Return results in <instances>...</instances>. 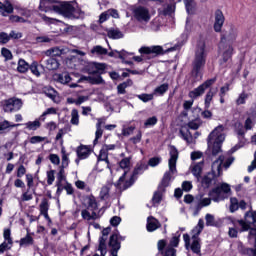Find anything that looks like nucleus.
Wrapping results in <instances>:
<instances>
[{
    "mask_svg": "<svg viewBox=\"0 0 256 256\" xmlns=\"http://www.w3.org/2000/svg\"><path fill=\"white\" fill-rule=\"evenodd\" d=\"M119 167L124 171L123 175L119 178L118 182L116 183V187L121 191L129 189V187H131V185L135 183V175H139V173H143L147 169V165L140 164L135 168L133 175H131L127 179V172L129 171V167H131V161H120Z\"/></svg>",
    "mask_w": 256,
    "mask_h": 256,
    "instance_id": "1",
    "label": "nucleus"
},
{
    "mask_svg": "<svg viewBox=\"0 0 256 256\" xmlns=\"http://www.w3.org/2000/svg\"><path fill=\"white\" fill-rule=\"evenodd\" d=\"M234 225L235 227L239 225L241 231H250L248 238L255 239L254 248H251L250 251L252 256H256V211H253V208L250 207V210L244 215V220H237Z\"/></svg>",
    "mask_w": 256,
    "mask_h": 256,
    "instance_id": "2",
    "label": "nucleus"
},
{
    "mask_svg": "<svg viewBox=\"0 0 256 256\" xmlns=\"http://www.w3.org/2000/svg\"><path fill=\"white\" fill-rule=\"evenodd\" d=\"M207 62V52L205 51V42L199 41L192 62V77L194 79H203V67Z\"/></svg>",
    "mask_w": 256,
    "mask_h": 256,
    "instance_id": "3",
    "label": "nucleus"
},
{
    "mask_svg": "<svg viewBox=\"0 0 256 256\" xmlns=\"http://www.w3.org/2000/svg\"><path fill=\"white\" fill-rule=\"evenodd\" d=\"M225 127L223 125H219L216 127L208 136V147H211V141H214L212 147V157H217L219 153H221V147L223 142L225 141Z\"/></svg>",
    "mask_w": 256,
    "mask_h": 256,
    "instance_id": "4",
    "label": "nucleus"
},
{
    "mask_svg": "<svg viewBox=\"0 0 256 256\" xmlns=\"http://www.w3.org/2000/svg\"><path fill=\"white\" fill-rule=\"evenodd\" d=\"M56 13L68 19H80V17H83V11L75 9L71 2L65 1L57 2Z\"/></svg>",
    "mask_w": 256,
    "mask_h": 256,
    "instance_id": "5",
    "label": "nucleus"
},
{
    "mask_svg": "<svg viewBox=\"0 0 256 256\" xmlns=\"http://www.w3.org/2000/svg\"><path fill=\"white\" fill-rule=\"evenodd\" d=\"M212 172L208 173L202 179V185L206 189H209L211 185H215L217 183V177H221L223 174V162L214 161L211 165Z\"/></svg>",
    "mask_w": 256,
    "mask_h": 256,
    "instance_id": "6",
    "label": "nucleus"
},
{
    "mask_svg": "<svg viewBox=\"0 0 256 256\" xmlns=\"http://www.w3.org/2000/svg\"><path fill=\"white\" fill-rule=\"evenodd\" d=\"M230 192L231 186L227 183H222L220 186H217L209 192V197L215 203H219V201H225V199H227V193Z\"/></svg>",
    "mask_w": 256,
    "mask_h": 256,
    "instance_id": "7",
    "label": "nucleus"
},
{
    "mask_svg": "<svg viewBox=\"0 0 256 256\" xmlns=\"http://www.w3.org/2000/svg\"><path fill=\"white\" fill-rule=\"evenodd\" d=\"M175 173H177V162L169 161V171L164 174L162 181L158 186L160 191H165V188L169 187V183H171V178L173 177V175H175Z\"/></svg>",
    "mask_w": 256,
    "mask_h": 256,
    "instance_id": "8",
    "label": "nucleus"
},
{
    "mask_svg": "<svg viewBox=\"0 0 256 256\" xmlns=\"http://www.w3.org/2000/svg\"><path fill=\"white\" fill-rule=\"evenodd\" d=\"M21 107H23V100L17 97H12L3 101V111H5V113L20 111Z\"/></svg>",
    "mask_w": 256,
    "mask_h": 256,
    "instance_id": "9",
    "label": "nucleus"
},
{
    "mask_svg": "<svg viewBox=\"0 0 256 256\" xmlns=\"http://www.w3.org/2000/svg\"><path fill=\"white\" fill-rule=\"evenodd\" d=\"M183 239L185 242L186 249H191L196 255H200L201 253V238L197 236H192V243H191V237L189 234H184Z\"/></svg>",
    "mask_w": 256,
    "mask_h": 256,
    "instance_id": "10",
    "label": "nucleus"
},
{
    "mask_svg": "<svg viewBox=\"0 0 256 256\" xmlns=\"http://www.w3.org/2000/svg\"><path fill=\"white\" fill-rule=\"evenodd\" d=\"M215 81H217V78H211V79L206 80L200 86H198L194 90L190 91L189 97L191 99H197V97H201V95H203L205 93V91H207V89H209V87H211L215 83Z\"/></svg>",
    "mask_w": 256,
    "mask_h": 256,
    "instance_id": "11",
    "label": "nucleus"
},
{
    "mask_svg": "<svg viewBox=\"0 0 256 256\" xmlns=\"http://www.w3.org/2000/svg\"><path fill=\"white\" fill-rule=\"evenodd\" d=\"M237 39V28L230 26L228 30H224L221 35L220 49H225V43H233Z\"/></svg>",
    "mask_w": 256,
    "mask_h": 256,
    "instance_id": "12",
    "label": "nucleus"
},
{
    "mask_svg": "<svg viewBox=\"0 0 256 256\" xmlns=\"http://www.w3.org/2000/svg\"><path fill=\"white\" fill-rule=\"evenodd\" d=\"M139 53L141 55H147V59H153L154 57H157L158 55H164L165 52L163 51V47L161 46H144L139 49Z\"/></svg>",
    "mask_w": 256,
    "mask_h": 256,
    "instance_id": "13",
    "label": "nucleus"
},
{
    "mask_svg": "<svg viewBox=\"0 0 256 256\" xmlns=\"http://www.w3.org/2000/svg\"><path fill=\"white\" fill-rule=\"evenodd\" d=\"M111 233V227H107L102 230V237L99 239L98 250L101 252V256L107 255V239Z\"/></svg>",
    "mask_w": 256,
    "mask_h": 256,
    "instance_id": "14",
    "label": "nucleus"
},
{
    "mask_svg": "<svg viewBox=\"0 0 256 256\" xmlns=\"http://www.w3.org/2000/svg\"><path fill=\"white\" fill-rule=\"evenodd\" d=\"M134 17L137 19V21H140L141 23L144 21V23H149L151 19V14H149V10L145 7H138L134 9Z\"/></svg>",
    "mask_w": 256,
    "mask_h": 256,
    "instance_id": "15",
    "label": "nucleus"
},
{
    "mask_svg": "<svg viewBox=\"0 0 256 256\" xmlns=\"http://www.w3.org/2000/svg\"><path fill=\"white\" fill-rule=\"evenodd\" d=\"M85 71L89 73V75H101V73L105 71V64L89 62L85 66Z\"/></svg>",
    "mask_w": 256,
    "mask_h": 256,
    "instance_id": "16",
    "label": "nucleus"
},
{
    "mask_svg": "<svg viewBox=\"0 0 256 256\" xmlns=\"http://www.w3.org/2000/svg\"><path fill=\"white\" fill-rule=\"evenodd\" d=\"M239 209L245 211V209H247V202H245V200L239 201L236 197H231L229 206L230 213H235V211H239Z\"/></svg>",
    "mask_w": 256,
    "mask_h": 256,
    "instance_id": "17",
    "label": "nucleus"
},
{
    "mask_svg": "<svg viewBox=\"0 0 256 256\" xmlns=\"http://www.w3.org/2000/svg\"><path fill=\"white\" fill-rule=\"evenodd\" d=\"M109 247H111V255H117L121 249V242L119 241V233L115 232L110 236Z\"/></svg>",
    "mask_w": 256,
    "mask_h": 256,
    "instance_id": "18",
    "label": "nucleus"
},
{
    "mask_svg": "<svg viewBox=\"0 0 256 256\" xmlns=\"http://www.w3.org/2000/svg\"><path fill=\"white\" fill-rule=\"evenodd\" d=\"M57 3L59 1L55 0H40L39 9L40 11H44L45 13L49 11H54V13L57 12Z\"/></svg>",
    "mask_w": 256,
    "mask_h": 256,
    "instance_id": "19",
    "label": "nucleus"
},
{
    "mask_svg": "<svg viewBox=\"0 0 256 256\" xmlns=\"http://www.w3.org/2000/svg\"><path fill=\"white\" fill-rule=\"evenodd\" d=\"M225 23V16L221 10L215 11V22H214V31L216 33H221V29L223 28V24Z\"/></svg>",
    "mask_w": 256,
    "mask_h": 256,
    "instance_id": "20",
    "label": "nucleus"
},
{
    "mask_svg": "<svg viewBox=\"0 0 256 256\" xmlns=\"http://www.w3.org/2000/svg\"><path fill=\"white\" fill-rule=\"evenodd\" d=\"M147 231L150 233L153 231H157L159 227H161V223H159V220L155 219L153 216L148 217L147 219Z\"/></svg>",
    "mask_w": 256,
    "mask_h": 256,
    "instance_id": "21",
    "label": "nucleus"
},
{
    "mask_svg": "<svg viewBox=\"0 0 256 256\" xmlns=\"http://www.w3.org/2000/svg\"><path fill=\"white\" fill-rule=\"evenodd\" d=\"M77 155L79 159H87L91 155V146L80 145L77 148Z\"/></svg>",
    "mask_w": 256,
    "mask_h": 256,
    "instance_id": "22",
    "label": "nucleus"
},
{
    "mask_svg": "<svg viewBox=\"0 0 256 256\" xmlns=\"http://www.w3.org/2000/svg\"><path fill=\"white\" fill-rule=\"evenodd\" d=\"M233 55V46L228 45L225 47V50L222 54V59L220 60V65L223 67L229 59H231V56Z\"/></svg>",
    "mask_w": 256,
    "mask_h": 256,
    "instance_id": "23",
    "label": "nucleus"
},
{
    "mask_svg": "<svg viewBox=\"0 0 256 256\" xmlns=\"http://www.w3.org/2000/svg\"><path fill=\"white\" fill-rule=\"evenodd\" d=\"M196 202L195 209L196 211H201L203 207H209L211 205V197L210 198H201V197H196Z\"/></svg>",
    "mask_w": 256,
    "mask_h": 256,
    "instance_id": "24",
    "label": "nucleus"
},
{
    "mask_svg": "<svg viewBox=\"0 0 256 256\" xmlns=\"http://www.w3.org/2000/svg\"><path fill=\"white\" fill-rule=\"evenodd\" d=\"M204 162H197L193 163L191 165V172L194 177H201V173H203V167H204Z\"/></svg>",
    "mask_w": 256,
    "mask_h": 256,
    "instance_id": "25",
    "label": "nucleus"
},
{
    "mask_svg": "<svg viewBox=\"0 0 256 256\" xmlns=\"http://www.w3.org/2000/svg\"><path fill=\"white\" fill-rule=\"evenodd\" d=\"M217 88H211L206 96H205V109H209V107H211V101H213V97H215V95H217Z\"/></svg>",
    "mask_w": 256,
    "mask_h": 256,
    "instance_id": "26",
    "label": "nucleus"
},
{
    "mask_svg": "<svg viewBox=\"0 0 256 256\" xmlns=\"http://www.w3.org/2000/svg\"><path fill=\"white\" fill-rule=\"evenodd\" d=\"M103 123H105L103 118H99L98 122L96 124V133H95L96 138L94 140V145H97V141H99V139H101V137H103V129L101 128Z\"/></svg>",
    "mask_w": 256,
    "mask_h": 256,
    "instance_id": "27",
    "label": "nucleus"
},
{
    "mask_svg": "<svg viewBox=\"0 0 256 256\" xmlns=\"http://www.w3.org/2000/svg\"><path fill=\"white\" fill-rule=\"evenodd\" d=\"M0 13L5 17L7 14L5 13H13V5L6 1L4 4L0 2Z\"/></svg>",
    "mask_w": 256,
    "mask_h": 256,
    "instance_id": "28",
    "label": "nucleus"
},
{
    "mask_svg": "<svg viewBox=\"0 0 256 256\" xmlns=\"http://www.w3.org/2000/svg\"><path fill=\"white\" fill-rule=\"evenodd\" d=\"M184 4H185L188 15H193L197 7L195 0H184Z\"/></svg>",
    "mask_w": 256,
    "mask_h": 256,
    "instance_id": "29",
    "label": "nucleus"
},
{
    "mask_svg": "<svg viewBox=\"0 0 256 256\" xmlns=\"http://www.w3.org/2000/svg\"><path fill=\"white\" fill-rule=\"evenodd\" d=\"M46 69L48 71H56V69H59V61L55 58H49L46 60Z\"/></svg>",
    "mask_w": 256,
    "mask_h": 256,
    "instance_id": "30",
    "label": "nucleus"
},
{
    "mask_svg": "<svg viewBox=\"0 0 256 256\" xmlns=\"http://www.w3.org/2000/svg\"><path fill=\"white\" fill-rule=\"evenodd\" d=\"M237 151V146H235L234 148H232L230 151H228L226 154L224 155H220L217 159V161H235L234 157H230V155H232V153H235Z\"/></svg>",
    "mask_w": 256,
    "mask_h": 256,
    "instance_id": "31",
    "label": "nucleus"
},
{
    "mask_svg": "<svg viewBox=\"0 0 256 256\" xmlns=\"http://www.w3.org/2000/svg\"><path fill=\"white\" fill-rule=\"evenodd\" d=\"M205 227V222L203 221V219H200L198 221L197 226L192 230V237H199V235H201V232L203 231V228Z\"/></svg>",
    "mask_w": 256,
    "mask_h": 256,
    "instance_id": "32",
    "label": "nucleus"
},
{
    "mask_svg": "<svg viewBox=\"0 0 256 256\" xmlns=\"http://www.w3.org/2000/svg\"><path fill=\"white\" fill-rule=\"evenodd\" d=\"M57 81L62 83L63 85H67L71 81V75L68 72H64L62 74L57 75Z\"/></svg>",
    "mask_w": 256,
    "mask_h": 256,
    "instance_id": "33",
    "label": "nucleus"
},
{
    "mask_svg": "<svg viewBox=\"0 0 256 256\" xmlns=\"http://www.w3.org/2000/svg\"><path fill=\"white\" fill-rule=\"evenodd\" d=\"M29 63H27L25 60L20 59L18 61V67H17V71L19 73H27V71H29Z\"/></svg>",
    "mask_w": 256,
    "mask_h": 256,
    "instance_id": "34",
    "label": "nucleus"
},
{
    "mask_svg": "<svg viewBox=\"0 0 256 256\" xmlns=\"http://www.w3.org/2000/svg\"><path fill=\"white\" fill-rule=\"evenodd\" d=\"M169 91V84L164 83L154 89L153 95H165Z\"/></svg>",
    "mask_w": 256,
    "mask_h": 256,
    "instance_id": "35",
    "label": "nucleus"
},
{
    "mask_svg": "<svg viewBox=\"0 0 256 256\" xmlns=\"http://www.w3.org/2000/svg\"><path fill=\"white\" fill-rule=\"evenodd\" d=\"M87 203H88V209H90V211H97L98 206H97V200L95 199V196L93 195L88 196Z\"/></svg>",
    "mask_w": 256,
    "mask_h": 256,
    "instance_id": "36",
    "label": "nucleus"
},
{
    "mask_svg": "<svg viewBox=\"0 0 256 256\" xmlns=\"http://www.w3.org/2000/svg\"><path fill=\"white\" fill-rule=\"evenodd\" d=\"M108 37L110 39H123V32L119 29H111L108 31Z\"/></svg>",
    "mask_w": 256,
    "mask_h": 256,
    "instance_id": "37",
    "label": "nucleus"
},
{
    "mask_svg": "<svg viewBox=\"0 0 256 256\" xmlns=\"http://www.w3.org/2000/svg\"><path fill=\"white\" fill-rule=\"evenodd\" d=\"M9 127H19V124H11V122L7 120L0 122V135L5 133Z\"/></svg>",
    "mask_w": 256,
    "mask_h": 256,
    "instance_id": "38",
    "label": "nucleus"
},
{
    "mask_svg": "<svg viewBox=\"0 0 256 256\" xmlns=\"http://www.w3.org/2000/svg\"><path fill=\"white\" fill-rule=\"evenodd\" d=\"M26 129H29V131H37L39 127H41V122L39 120H35L33 122L29 121L25 124Z\"/></svg>",
    "mask_w": 256,
    "mask_h": 256,
    "instance_id": "39",
    "label": "nucleus"
},
{
    "mask_svg": "<svg viewBox=\"0 0 256 256\" xmlns=\"http://www.w3.org/2000/svg\"><path fill=\"white\" fill-rule=\"evenodd\" d=\"M205 221H206L207 227H216L217 226V220H215V216L212 214H206Z\"/></svg>",
    "mask_w": 256,
    "mask_h": 256,
    "instance_id": "40",
    "label": "nucleus"
},
{
    "mask_svg": "<svg viewBox=\"0 0 256 256\" xmlns=\"http://www.w3.org/2000/svg\"><path fill=\"white\" fill-rule=\"evenodd\" d=\"M180 135L184 139V141L188 143H193L195 141V138H193V135L191 134V132H189V130H187L186 132L180 130Z\"/></svg>",
    "mask_w": 256,
    "mask_h": 256,
    "instance_id": "41",
    "label": "nucleus"
},
{
    "mask_svg": "<svg viewBox=\"0 0 256 256\" xmlns=\"http://www.w3.org/2000/svg\"><path fill=\"white\" fill-rule=\"evenodd\" d=\"M170 159L169 161H177L179 159V151L175 146L169 147Z\"/></svg>",
    "mask_w": 256,
    "mask_h": 256,
    "instance_id": "42",
    "label": "nucleus"
},
{
    "mask_svg": "<svg viewBox=\"0 0 256 256\" xmlns=\"http://www.w3.org/2000/svg\"><path fill=\"white\" fill-rule=\"evenodd\" d=\"M91 53L96 55H107L108 51L106 48H103V46H94L91 50Z\"/></svg>",
    "mask_w": 256,
    "mask_h": 256,
    "instance_id": "43",
    "label": "nucleus"
},
{
    "mask_svg": "<svg viewBox=\"0 0 256 256\" xmlns=\"http://www.w3.org/2000/svg\"><path fill=\"white\" fill-rule=\"evenodd\" d=\"M70 123L72 125H79V111L77 109H73L71 111V120Z\"/></svg>",
    "mask_w": 256,
    "mask_h": 256,
    "instance_id": "44",
    "label": "nucleus"
},
{
    "mask_svg": "<svg viewBox=\"0 0 256 256\" xmlns=\"http://www.w3.org/2000/svg\"><path fill=\"white\" fill-rule=\"evenodd\" d=\"M163 193L165 191H161L158 187V190L154 193V196L152 198V202L155 203H161V199H163Z\"/></svg>",
    "mask_w": 256,
    "mask_h": 256,
    "instance_id": "45",
    "label": "nucleus"
},
{
    "mask_svg": "<svg viewBox=\"0 0 256 256\" xmlns=\"http://www.w3.org/2000/svg\"><path fill=\"white\" fill-rule=\"evenodd\" d=\"M21 247H27L28 245H33V237L31 235H27L26 237L20 240Z\"/></svg>",
    "mask_w": 256,
    "mask_h": 256,
    "instance_id": "46",
    "label": "nucleus"
},
{
    "mask_svg": "<svg viewBox=\"0 0 256 256\" xmlns=\"http://www.w3.org/2000/svg\"><path fill=\"white\" fill-rule=\"evenodd\" d=\"M46 54L52 55V57H61V55H63V50L55 47L50 50H47Z\"/></svg>",
    "mask_w": 256,
    "mask_h": 256,
    "instance_id": "47",
    "label": "nucleus"
},
{
    "mask_svg": "<svg viewBox=\"0 0 256 256\" xmlns=\"http://www.w3.org/2000/svg\"><path fill=\"white\" fill-rule=\"evenodd\" d=\"M31 73L36 77H41V72L39 71V64L37 62H33L29 67Z\"/></svg>",
    "mask_w": 256,
    "mask_h": 256,
    "instance_id": "48",
    "label": "nucleus"
},
{
    "mask_svg": "<svg viewBox=\"0 0 256 256\" xmlns=\"http://www.w3.org/2000/svg\"><path fill=\"white\" fill-rule=\"evenodd\" d=\"M90 83L92 85H101V84L105 83V81L101 77V74H99L97 76H91L90 77Z\"/></svg>",
    "mask_w": 256,
    "mask_h": 256,
    "instance_id": "49",
    "label": "nucleus"
},
{
    "mask_svg": "<svg viewBox=\"0 0 256 256\" xmlns=\"http://www.w3.org/2000/svg\"><path fill=\"white\" fill-rule=\"evenodd\" d=\"M49 211V201L44 198L42 202L40 203V213H48Z\"/></svg>",
    "mask_w": 256,
    "mask_h": 256,
    "instance_id": "50",
    "label": "nucleus"
},
{
    "mask_svg": "<svg viewBox=\"0 0 256 256\" xmlns=\"http://www.w3.org/2000/svg\"><path fill=\"white\" fill-rule=\"evenodd\" d=\"M188 127H189V129H193L194 131H197V129H199V127H201V120L196 119V120L190 121L188 123Z\"/></svg>",
    "mask_w": 256,
    "mask_h": 256,
    "instance_id": "51",
    "label": "nucleus"
},
{
    "mask_svg": "<svg viewBox=\"0 0 256 256\" xmlns=\"http://www.w3.org/2000/svg\"><path fill=\"white\" fill-rule=\"evenodd\" d=\"M137 97L143 103H149V101H153L154 94H140Z\"/></svg>",
    "mask_w": 256,
    "mask_h": 256,
    "instance_id": "52",
    "label": "nucleus"
},
{
    "mask_svg": "<svg viewBox=\"0 0 256 256\" xmlns=\"http://www.w3.org/2000/svg\"><path fill=\"white\" fill-rule=\"evenodd\" d=\"M9 41H11V36H9V34H7L5 32H1L0 33V43L2 45H5V44L9 43Z\"/></svg>",
    "mask_w": 256,
    "mask_h": 256,
    "instance_id": "53",
    "label": "nucleus"
},
{
    "mask_svg": "<svg viewBox=\"0 0 256 256\" xmlns=\"http://www.w3.org/2000/svg\"><path fill=\"white\" fill-rule=\"evenodd\" d=\"M3 237L6 241V243H9L10 245H13V239H11V230L5 229L3 233Z\"/></svg>",
    "mask_w": 256,
    "mask_h": 256,
    "instance_id": "54",
    "label": "nucleus"
},
{
    "mask_svg": "<svg viewBox=\"0 0 256 256\" xmlns=\"http://www.w3.org/2000/svg\"><path fill=\"white\" fill-rule=\"evenodd\" d=\"M13 247V244H9L7 241H4L2 244H0V255L4 253L5 251H9Z\"/></svg>",
    "mask_w": 256,
    "mask_h": 256,
    "instance_id": "55",
    "label": "nucleus"
},
{
    "mask_svg": "<svg viewBox=\"0 0 256 256\" xmlns=\"http://www.w3.org/2000/svg\"><path fill=\"white\" fill-rule=\"evenodd\" d=\"M108 159H109V153L106 152L104 148H102L98 156V161H107Z\"/></svg>",
    "mask_w": 256,
    "mask_h": 256,
    "instance_id": "56",
    "label": "nucleus"
},
{
    "mask_svg": "<svg viewBox=\"0 0 256 256\" xmlns=\"http://www.w3.org/2000/svg\"><path fill=\"white\" fill-rule=\"evenodd\" d=\"M249 97V94L243 92L239 95L238 99L236 100L237 105H244L245 100Z\"/></svg>",
    "mask_w": 256,
    "mask_h": 256,
    "instance_id": "57",
    "label": "nucleus"
},
{
    "mask_svg": "<svg viewBox=\"0 0 256 256\" xmlns=\"http://www.w3.org/2000/svg\"><path fill=\"white\" fill-rule=\"evenodd\" d=\"M175 13V4H168L164 9V15H173Z\"/></svg>",
    "mask_w": 256,
    "mask_h": 256,
    "instance_id": "58",
    "label": "nucleus"
},
{
    "mask_svg": "<svg viewBox=\"0 0 256 256\" xmlns=\"http://www.w3.org/2000/svg\"><path fill=\"white\" fill-rule=\"evenodd\" d=\"M53 181H55V171L50 170L47 172V183L48 185H53Z\"/></svg>",
    "mask_w": 256,
    "mask_h": 256,
    "instance_id": "59",
    "label": "nucleus"
},
{
    "mask_svg": "<svg viewBox=\"0 0 256 256\" xmlns=\"http://www.w3.org/2000/svg\"><path fill=\"white\" fill-rule=\"evenodd\" d=\"M1 54L5 57L7 60L13 59V54L11 53V50L7 48H2Z\"/></svg>",
    "mask_w": 256,
    "mask_h": 256,
    "instance_id": "60",
    "label": "nucleus"
},
{
    "mask_svg": "<svg viewBox=\"0 0 256 256\" xmlns=\"http://www.w3.org/2000/svg\"><path fill=\"white\" fill-rule=\"evenodd\" d=\"M192 161H197V159L203 158V152L201 151H194L190 155Z\"/></svg>",
    "mask_w": 256,
    "mask_h": 256,
    "instance_id": "61",
    "label": "nucleus"
},
{
    "mask_svg": "<svg viewBox=\"0 0 256 256\" xmlns=\"http://www.w3.org/2000/svg\"><path fill=\"white\" fill-rule=\"evenodd\" d=\"M107 197H109V187L104 186L100 191V198L104 200L107 199Z\"/></svg>",
    "mask_w": 256,
    "mask_h": 256,
    "instance_id": "62",
    "label": "nucleus"
},
{
    "mask_svg": "<svg viewBox=\"0 0 256 256\" xmlns=\"http://www.w3.org/2000/svg\"><path fill=\"white\" fill-rule=\"evenodd\" d=\"M144 125H145L146 127H151V126H153V125H157V117L153 116V117H151V118H148V119L145 121Z\"/></svg>",
    "mask_w": 256,
    "mask_h": 256,
    "instance_id": "63",
    "label": "nucleus"
},
{
    "mask_svg": "<svg viewBox=\"0 0 256 256\" xmlns=\"http://www.w3.org/2000/svg\"><path fill=\"white\" fill-rule=\"evenodd\" d=\"M176 253H177V250H175V248H173V247H168V248L166 249V251H165L164 256H177Z\"/></svg>",
    "mask_w": 256,
    "mask_h": 256,
    "instance_id": "64",
    "label": "nucleus"
}]
</instances>
